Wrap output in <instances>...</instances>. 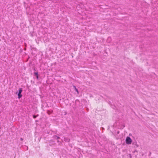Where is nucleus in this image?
<instances>
[{
    "mask_svg": "<svg viewBox=\"0 0 158 158\" xmlns=\"http://www.w3.org/2000/svg\"><path fill=\"white\" fill-rule=\"evenodd\" d=\"M36 78L37 79H38V78H39L38 75L37 76H36Z\"/></svg>",
    "mask_w": 158,
    "mask_h": 158,
    "instance_id": "nucleus-10",
    "label": "nucleus"
},
{
    "mask_svg": "<svg viewBox=\"0 0 158 158\" xmlns=\"http://www.w3.org/2000/svg\"><path fill=\"white\" fill-rule=\"evenodd\" d=\"M53 137L54 139H60V137L56 135H54Z\"/></svg>",
    "mask_w": 158,
    "mask_h": 158,
    "instance_id": "nucleus-3",
    "label": "nucleus"
},
{
    "mask_svg": "<svg viewBox=\"0 0 158 158\" xmlns=\"http://www.w3.org/2000/svg\"><path fill=\"white\" fill-rule=\"evenodd\" d=\"M38 116V114L36 115H33V118H36Z\"/></svg>",
    "mask_w": 158,
    "mask_h": 158,
    "instance_id": "nucleus-6",
    "label": "nucleus"
},
{
    "mask_svg": "<svg viewBox=\"0 0 158 158\" xmlns=\"http://www.w3.org/2000/svg\"><path fill=\"white\" fill-rule=\"evenodd\" d=\"M34 75L35 76H37L38 75V73L37 72H35L34 73Z\"/></svg>",
    "mask_w": 158,
    "mask_h": 158,
    "instance_id": "nucleus-7",
    "label": "nucleus"
},
{
    "mask_svg": "<svg viewBox=\"0 0 158 158\" xmlns=\"http://www.w3.org/2000/svg\"><path fill=\"white\" fill-rule=\"evenodd\" d=\"M73 87L74 88V89H75V90H76V91L77 92V93L78 94L79 92H78V89H77L76 88V86H73Z\"/></svg>",
    "mask_w": 158,
    "mask_h": 158,
    "instance_id": "nucleus-5",
    "label": "nucleus"
},
{
    "mask_svg": "<svg viewBox=\"0 0 158 158\" xmlns=\"http://www.w3.org/2000/svg\"><path fill=\"white\" fill-rule=\"evenodd\" d=\"M129 157L130 158H131V154H129Z\"/></svg>",
    "mask_w": 158,
    "mask_h": 158,
    "instance_id": "nucleus-9",
    "label": "nucleus"
},
{
    "mask_svg": "<svg viewBox=\"0 0 158 158\" xmlns=\"http://www.w3.org/2000/svg\"><path fill=\"white\" fill-rule=\"evenodd\" d=\"M52 110H48V111H47V113H48L49 114H51L52 113Z\"/></svg>",
    "mask_w": 158,
    "mask_h": 158,
    "instance_id": "nucleus-4",
    "label": "nucleus"
},
{
    "mask_svg": "<svg viewBox=\"0 0 158 158\" xmlns=\"http://www.w3.org/2000/svg\"><path fill=\"white\" fill-rule=\"evenodd\" d=\"M22 92V89L21 88H19V90L16 93V94H18V97L19 99L22 96L21 94V93Z\"/></svg>",
    "mask_w": 158,
    "mask_h": 158,
    "instance_id": "nucleus-1",
    "label": "nucleus"
},
{
    "mask_svg": "<svg viewBox=\"0 0 158 158\" xmlns=\"http://www.w3.org/2000/svg\"><path fill=\"white\" fill-rule=\"evenodd\" d=\"M126 143L127 144H131L132 143V139L129 136L126 137Z\"/></svg>",
    "mask_w": 158,
    "mask_h": 158,
    "instance_id": "nucleus-2",
    "label": "nucleus"
},
{
    "mask_svg": "<svg viewBox=\"0 0 158 158\" xmlns=\"http://www.w3.org/2000/svg\"><path fill=\"white\" fill-rule=\"evenodd\" d=\"M111 40V38L110 37H109L108 38V41L110 40Z\"/></svg>",
    "mask_w": 158,
    "mask_h": 158,
    "instance_id": "nucleus-8",
    "label": "nucleus"
},
{
    "mask_svg": "<svg viewBox=\"0 0 158 158\" xmlns=\"http://www.w3.org/2000/svg\"><path fill=\"white\" fill-rule=\"evenodd\" d=\"M118 133L119 134V132L118 131Z\"/></svg>",
    "mask_w": 158,
    "mask_h": 158,
    "instance_id": "nucleus-11",
    "label": "nucleus"
}]
</instances>
